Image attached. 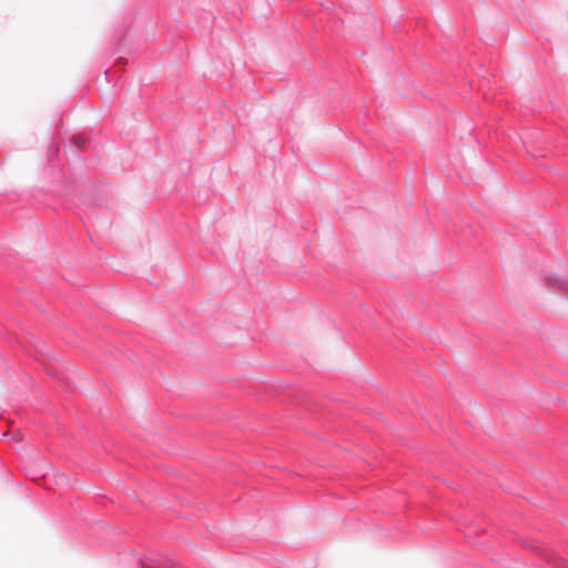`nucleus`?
I'll return each mask as SVG.
<instances>
[{
  "instance_id": "f257e3e1",
  "label": "nucleus",
  "mask_w": 568,
  "mask_h": 568,
  "mask_svg": "<svg viewBox=\"0 0 568 568\" xmlns=\"http://www.w3.org/2000/svg\"><path fill=\"white\" fill-rule=\"evenodd\" d=\"M141 568H152V567L150 565H148V564H142Z\"/></svg>"
}]
</instances>
